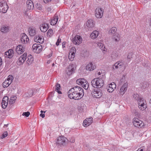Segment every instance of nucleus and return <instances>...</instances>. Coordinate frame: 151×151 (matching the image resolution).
Masks as SVG:
<instances>
[{"label":"nucleus","instance_id":"obj_1","mask_svg":"<svg viewBox=\"0 0 151 151\" xmlns=\"http://www.w3.org/2000/svg\"><path fill=\"white\" fill-rule=\"evenodd\" d=\"M68 97L70 99L77 100L83 96V90L81 87L76 86L70 89L68 91Z\"/></svg>","mask_w":151,"mask_h":151},{"label":"nucleus","instance_id":"obj_2","mask_svg":"<svg viewBox=\"0 0 151 151\" xmlns=\"http://www.w3.org/2000/svg\"><path fill=\"white\" fill-rule=\"evenodd\" d=\"M105 78V75L102 74V76H100L97 78L93 79L91 81L92 86L95 88H101L104 85V80Z\"/></svg>","mask_w":151,"mask_h":151},{"label":"nucleus","instance_id":"obj_3","mask_svg":"<svg viewBox=\"0 0 151 151\" xmlns=\"http://www.w3.org/2000/svg\"><path fill=\"white\" fill-rule=\"evenodd\" d=\"M76 83L78 85H81L86 90L88 88L89 84L88 82L84 78L78 79L76 81Z\"/></svg>","mask_w":151,"mask_h":151},{"label":"nucleus","instance_id":"obj_4","mask_svg":"<svg viewBox=\"0 0 151 151\" xmlns=\"http://www.w3.org/2000/svg\"><path fill=\"white\" fill-rule=\"evenodd\" d=\"M8 9L7 4L5 1H2L0 2V12L2 13L6 12Z\"/></svg>","mask_w":151,"mask_h":151},{"label":"nucleus","instance_id":"obj_5","mask_svg":"<svg viewBox=\"0 0 151 151\" xmlns=\"http://www.w3.org/2000/svg\"><path fill=\"white\" fill-rule=\"evenodd\" d=\"M32 49L34 52L37 53H39L42 50V47L40 44L35 43L33 45Z\"/></svg>","mask_w":151,"mask_h":151},{"label":"nucleus","instance_id":"obj_6","mask_svg":"<svg viewBox=\"0 0 151 151\" xmlns=\"http://www.w3.org/2000/svg\"><path fill=\"white\" fill-rule=\"evenodd\" d=\"M75 69L76 68L73 64H70L66 68L65 72L67 75L70 76L74 72Z\"/></svg>","mask_w":151,"mask_h":151},{"label":"nucleus","instance_id":"obj_7","mask_svg":"<svg viewBox=\"0 0 151 151\" xmlns=\"http://www.w3.org/2000/svg\"><path fill=\"white\" fill-rule=\"evenodd\" d=\"M67 140V139L65 137L61 136L58 138L56 143L60 145H65Z\"/></svg>","mask_w":151,"mask_h":151},{"label":"nucleus","instance_id":"obj_8","mask_svg":"<svg viewBox=\"0 0 151 151\" xmlns=\"http://www.w3.org/2000/svg\"><path fill=\"white\" fill-rule=\"evenodd\" d=\"M133 124L134 126L138 128H141L144 125V123L138 119L134 118L133 119Z\"/></svg>","mask_w":151,"mask_h":151},{"label":"nucleus","instance_id":"obj_9","mask_svg":"<svg viewBox=\"0 0 151 151\" xmlns=\"http://www.w3.org/2000/svg\"><path fill=\"white\" fill-rule=\"evenodd\" d=\"M13 76L9 75L6 80H5L2 83V86L4 88L7 87L12 82Z\"/></svg>","mask_w":151,"mask_h":151},{"label":"nucleus","instance_id":"obj_10","mask_svg":"<svg viewBox=\"0 0 151 151\" xmlns=\"http://www.w3.org/2000/svg\"><path fill=\"white\" fill-rule=\"evenodd\" d=\"M76 52V50L75 47H72L69 53L68 58L70 61H73L74 60L75 56V54Z\"/></svg>","mask_w":151,"mask_h":151},{"label":"nucleus","instance_id":"obj_11","mask_svg":"<svg viewBox=\"0 0 151 151\" xmlns=\"http://www.w3.org/2000/svg\"><path fill=\"white\" fill-rule=\"evenodd\" d=\"M91 94L93 97L96 98H100L102 95V93L99 89L94 90L93 91L91 92Z\"/></svg>","mask_w":151,"mask_h":151},{"label":"nucleus","instance_id":"obj_12","mask_svg":"<svg viewBox=\"0 0 151 151\" xmlns=\"http://www.w3.org/2000/svg\"><path fill=\"white\" fill-rule=\"evenodd\" d=\"M116 28L114 27L111 28L109 31L108 34L109 35H113V36L119 38L120 37L119 35L116 32ZM114 38H116L114 37Z\"/></svg>","mask_w":151,"mask_h":151},{"label":"nucleus","instance_id":"obj_13","mask_svg":"<svg viewBox=\"0 0 151 151\" xmlns=\"http://www.w3.org/2000/svg\"><path fill=\"white\" fill-rule=\"evenodd\" d=\"M138 103L139 108L142 111L144 110L147 107L145 101L143 99H141Z\"/></svg>","mask_w":151,"mask_h":151},{"label":"nucleus","instance_id":"obj_14","mask_svg":"<svg viewBox=\"0 0 151 151\" xmlns=\"http://www.w3.org/2000/svg\"><path fill=\"white\" fill-rule=\"evenodd\" d=\"M27 56L26 53H24L22 55H21L17 61V64L19 65L23 64L26 59Z\"/></svg>","mask_w":151,"mask_h":151},{"label":"nucleus","instance_id":"obj_15","mask_svg":"<svg viewBox=\"0 0 151 151\" xmlns=\"http://www.w3.org/2000/svg\"><path fill=\"white\" fill-rule=\"evenodd\" d=\"M95 15L97 18H101L102 17L103 14V10L101 9L97 8L95 10Z\"/></svg>","mask_w":151,"mask_h":151},{"label":"nucleus","instance_id":"obj_16","mask_svg":"<svg viewBox=\"0 0 151 151\" xmlns=\"http://www.w3.org/2000/svg\"><path fill=\"white\" fill-rule=\"evenodd\" d=\"M94 21L92 19H89L87 22L86 26L88 27V30H89L94 27Z\"/></svg>","mask_w":151,"mask_h":151},{"label":"nucleus","instance_id":"obj_17","mask_svg":"<svg viewBox=\"0 0 151 151\" xmlns=\"http://www.w3.org/2000/svg\"><path fill=\"white\" fill-rule=\"evenodd\" d=\"M96 68V66L94 63L92 62L89 63L86 67V70L91 71L94 70Z\"/></svg>","mask_w":151,"mask_h":151},{"label":"nucleus","instance_id":"obj_18","mask_svg":"<svg viewBox=\"0 0 151 151\" xmlns=\"http://www.w3.org/2000/svg\"><path fill=\"white\" fill-rule=\"evenodd\" d=\"M25 48L21 45L17 46L16 49V52L19 54L22 53L25 51Z\"/></svg>","mask_w":151,"mask_h":151},{"label":"nucleus","instance_id":"obj_19","mask_svg":"<svg viewBox=\"0 0 151 151\" xmlns=\"http://www.w3.org/2000/svg\"><path fill=\"white\" fill-rule=\"evenodd\" d=\"M116 87V85L114 83H112L108 85L107 86V90L109 92H112Z\"/></svg>","mask_w":151,"mask_h":151},{"label":"nucleus","instance_id":"obj_20","mask_svg":"<svg viewBox=\"0 0 151 151\" xmlns=\"http://www.w3.org/2000/svg\"><path fill=\"white\" fill-rule=\"evenodd\" d=\"M8 97L7 96L3 98L1 103L2 107L3 108L5 109L6 108L8 104Z\"/></svg>","mask_w":151,"mask_h":151},{"label":"nucleus","instance_id":"obj_21","mask_svg":"<svg viewBox=\"0 0 151 151\" xmlns=\"http://www.w3.org/2000/svg\"><path fill=\"white\" fill-rule=\"evenodd\" d=\"M127 83H125L121 87L119 91V93L121 95H123L124 93L127 89Z\"/></svg>","mask_w":151,"mask_h":151},{"label":"nucleus","instance_id":"obj_22","mask_svg":"<svg viewBox=\"0 0 151 151\" xmlns=\"http://www.w3.org/2000/svg\"><path fill=\"white\" fill-rule=\"evenodd\" d=\"M29 34L31 37H33L36 35L35 28L33 27H29L28 29Z\"/></svg>","mask_w":151,"mask_h":151},{"label":"nucleus","instance_id":"obj_23","mask_svg":"<svg viewBox=\"0 0 151 151\" xmlns=\"http://www.w3.org/2000/svg\"><path fill=\"white\" fill-rule=\"evenodd\" d=\"M48 27V24L44 23L42 24L40 28L42 32H44L47 30Z\"/></svg>","mask_w":151,"mask_h":151},{"label":"nucleus","instance_id":"obj_24","mask_svg":"<svg viewBox=\"0 0 151 151\" xmlns=\"http://www.w3.org/2000/svg\"><path fill=\"white\" fill-rule=\"evenodd\" d=\"M13 55V51L12 50L10 49L5 52L6 57L7 58H12Z\"/></svg>","mask_w":151,"mask_h":151},{"label":"nucleus","instance_id":"obj_25","mask_svg":"<svg viewBox=\"0 0 151 151\" xmlns=\"http://www.w3.org/2000/svg\"><path fill=\"white\" fill-rule=\"evenodd\" d=\"M124 62L122 61H119L115 63L114 65L113 66V68L114 69V67L115 68L118 69V68H121L124 65Z\"/></svg>","mask_w":151,"mask_h":151},{"label":"nucleus","instance_id":"obj_26","mask_svg":"<svg viewBox=\"0 0 151 151\" xmlns=\"http://www.w3.org/2000/svg\"><path fill=\"white\" fill-rule=\"evenodd\" d=\"M58 19V16L55 14L54 17L52 18V19H51V21L50 22V24L51 25H55L57 23Z\"/></svg>","mask_w":151,"mask_h":151},{"label":"nucleus","instance_id":"obj_27","mask_svg":"<svg viewBox=\"0 0 151 151\" xmlns=\"http://www.w3.org/2000/svg\"><path fill=\"white\" fill-rule=\"evenodd\" d=\"M72 41L74 44L78 45L82 42V38H72Z\"/></svg>","mask_w":151,"mask_h":151},{"label":"nucleus","instance_id":"obj_28","mask_svg":"<svg viewBox=\"0 0 151 151\" xmlns=\"http://www.w3.org/2000/svg\"><path fill=\"white\" fill-rule=\"evenodd\" d=\"M27 7L28 9H32L34 7L33 2L31 0H28L27 1Z\"/></svg>","mask_w":151,"mask_h":151},{"label":"nucleus","instance_id":"obj_29","mask_svg":"<svg viewBox=\"0 0 151 151\" xmlns=\"http://www.w3.org/2000/svg\"><path fill=\"white\" fill-rule=\"evenodd\" d=\"M33 57L32 55H30L28 56L26 62L29 65L31 64L33 62Z\"/></svg>","mask_w":151,"mask_h":151},{"label":"nucleus","instance_id":"obj_30","mask_svg":"<svg viewBox=\"0 0 151 151\" xmlns=\"http://www.w3.org/2000/svg\"><path fill=\"white\" fill-rule=\"evenodd\" d=\"M99 34V32L96 30L93 31L90 34V37H91L97 38Z\"/></svg>","mask_w":151,"mask_h":151},{"label":"nucleus","instance_id":"obj_31","mask_svg":"<svg viewBox=\"0 0 151 151\" xmlns=\"http://www.w3.org/2000/svg\"><path fill=\"white\" fill-rule=\"evenodd\" d=\"M9 30V27L3 26L2 27L1 29V32L4 33L8 32Z\"/></svg>","mask_w":151,"mask_h":151},{"label":"nucleus","instance_id":"obj_32","mask_svg":"<svg viewBox=\"0 0 151 151\" xmlns=\"http://www.w3.org/2000/svg\"><path fill=\"white\" fill-rule=\"evenodd\" d=\"M133 98L135 100L137 101L138 102L139 101L142 99H141L139 96V95L137 94H134L133 95Z\"/></svg>","mask_w":151,"mask_h":151},{"label":"nucleus","instance_id":"obj_33","mask_svg":"<svg viewBox=\"0 0 151 151\" xmlns=\"http://www.w3.org/2000/svg\"><path fill=\"white\" fill-rule=\"evenodd\" d=\"M61 88L60 84L57 83L55 86V91L61 94V92L60 91Z\"/></svg>","mask_w":151,"mask_h":151},{"label":"nucleus","instance_id":"obj_34","mask_svg":"<svg viewBox=\"0 0 151 151\" xmlns=\"http://www.w3.org/2000/svg\"><path fill=\"white\" fill-rule=\"evenodd\" d=\"M97 46L101 49V50L103 51H105V47L103 43L101 42H97Z\"/></svg>","mask_w":151,"mask_h":151},{"label":"nucleus","instance_id":"obj_35","mask_svg":"<svg viewBox=\"0 0 151 151\" xmlns=\"http://www.w3.org/2000/svg\"><path fill=\"white\" fill-rule=\"evenodd\" d=\"M17 97L15 96H13L9 99V104H12L15 102V101L16 100Z\"/></svg>","mask_w":151,"mask_h":151},{"label":"nucleus","instance_id":"obj_36","mask_svg":"<svg viewBox=\"0 0 151 151\" xmlns=\"http://www.w3.org/2000/svg\"><path fill=\"white\" fill-rule=\"evenodd\" d=\"M85 120H87V122H88V124H86V127H87L88 126L90 125L92 122H93V118L91 117L86 119Z\"/></svg>","mask_w":151,"mask_h":151},{"label":"nucleus","instance_id":"obj_37","mask_svg":"<svg viewBox=\"0 0 151 151\" xmlns=\"http://www.w3.org/2000/svg\"><path fill=\"white\" fill-rule=\"evenodd\" d=\"M21 42L23 44L28 43L29 42V38H21Z\"/></svg>","mask_w":151,"mask_h":151},{"label":"nucleus","instance_id":"obj_38","mask_svg":"<svg viewBox=\"0 0 151 151\" xmlns=\"http://www.w3.org/2000/svg\"><path fill=\"white\" fill-rule=\"evenodd\" d=\"M35 41L39 42L40 43L42 44L44 42V38H35Z\"/></svg>","mask_w":151,"mask_h":151},{"label":"nucleus","instance_id":"obj_39","mask_svg":"<svg viewBox=\"0 0 151 151\" xmlns=\"http://www.w3.org/2000/svg\"><path fill=\"white\" fill-rule=\"evenodd\" d=\"M53 30L52 29H49L47 33V36L50 37L52 33Z\"/></svg>","mask_w":151,"mask_h":151},{"label":"nucleus","instance_id":"obj_40","mask_svg":"<svg viewBox=\"0 0 151 151\" xmlns=\"http://www.w3.org/2000/svg\"><path fill=\"white\" fill-rule=\"evenodd\" d=\"M33 93V91L32 89L29 90L27 93L28 95L29 96H32Z\"/></svg>","mask_w":151,"mask_h":151},{"label":"nucleus","instance_id":"obj_41","mask_svg":"<svg viewBox=\"0 0 151 151\" xmlns=\"http://www.w3.org/2000/svg\"><path fill=\"white\" fill-rule=\"evenodd\" d=\"M36 8L39 10L42 9V5L40 4L37 3L35 5Z\"/></svg>","mask_w":151,"mask_h":151},{"label":"nucleus","instance_id":"obj_42","mask_svg":"<svg viewBox=\"0 0 151 151\" xmlns=\"http://www.w3.org/2000/svg\"><path fill=\"white\" fill-rule=\"evenodd\" d=\"M8 135V133L6 131L4 132L3 134H2L1 138H3L6 137Z\"/></svg>","mask_w":151,"mask_h":151},{"label":"nucleus","instance_id":"obj_43","mask_svg":"<svg viewBox=\"0 0 151 151\" xmlns=\"http://www.w3.org/2000/svg\"><path fill=\"white\" fill-rule=\"evenodd\" d=\"M30 115V112L29 111L23 112L22 114L23 116H25L26 117H28Z\"/></svg>","mask_w":151,"mask_h":151},{"label":"nucleus","instance_id":"obj_44","mask_svg":"<svg viewBox=\"0 0 151 151\" xmlns=\"http://www.w3.org/2000/svg\"><path fill=\"white\" fill-rule=\"evenodd\" d=\"M21 38H28L27 35L25 33H22L20 35Z\"/></svg>","mask_w":151,"mask_h":151},{"label":"nucleus","instance_id":"obj_45","mask_svg":"<svg viewBox=\"0 0 151 151\" xmlns=\"http://www.w3.org/2000/svg\"><path fill=\"white\" fill-rule=\"evenodd\" d=\"M88 122H87V120H84L83 123V125L84 127H86V124H88Z\"/></svg>","mask_w":151,"mask_h":151},{"label":"nucleus","instance_id":"obj_46","mask_svg":"<svg viewBox=\"0 0 151 151\" xmlns=\"http://www.w3.org/2000/svg\"><path fill=\"white\" fill-rule=\"evenodd\" d=\"M61 39L60 38H58L57 40V42L56 43V45L57 46H58L59 45V43L60 42H61Z\"/></svg>","mask_w":151,"mask_h":151},{"label":"nucleus","instance_id":"obj_47","mask_svg":"<svg viewBox=\"0 0 151 151\" xmlns=\"http://www.w3.org/2000/svg\"><path fill=\"white\" fill-rule=\"evenodd\" d=\"M132 53L129 54V55H128L127 58V59L130 60L131 58H132Z\"/></svg>","mask_w":151,"mask_h":151},{"label":"nucleus","instance_id":"obj_48","mask_svg":"<svg viewBox=\"0 0 151 151\" xmlns=\"http://www.w3.org/2000/svg\"><path fill=\"white\" fill-rule=\"evenodd\" d=\"M75 141V139L74 138H71L70 139V141L71 143H73Z\"/></svg>","mask_w":151,"mask_h":151},{"label":"nucleus","instance_id":"obj_49","mask_svg":"<svg viewBox=\"0 0 151 151\" xmlns=\"http://www.w3.org/2000/svg\"><path fill=\"white\" fill-rule=\"evenodd\" d=\"M102 74H104L103 73H101L100 72H98V73H97L96 75H98V76H99L98 77H99V76H102Z\"/></svg>","mask_w":151,"mask_h":151},{"label":"nucleus","instance_id":"obj_50","mask_svg":"<svg viewBox=\"0 0 151 151\" xmlns=\"http://www.w3.org/2000/svg\"><path fill=\"white\" fill-rule=\"evenodd\" d=\"M43 0L44 2L45 3H47L48 2H49L51 1L52 0Z\"/></svg>","mask_w":151,"mask_h":151},{"label":"nucleus","instance_id":"obj_51","mask_svg":"<svg viewBox=\"0 0 151 151\" xmlns=\"http://www.w3.org/2000/svg\"><path fill=\"white\" fill-rule=\"evenodd\" d=\"M40 116L42 117V118H43L45 116V114H41L40 115Z\"/></svg>","mask_w":151,"mask_h":151},{"label":"nucleus","instance_id":"obj_52","mask_svg":"<svg viewBox=\"0 0 151 151\" xmlns=\"http://www.w3.org/2000/svg\"><path fill=\"white\" fill-rule=\"evenodd\" d=\"M2 63V61L1 58L0 57V66L1 65Z\"/></svg>","mask_w":151,"mask_h":151},{"label":"nucleus","instance_id":"obj_53","mask_svg":"<svg viewBox=\"0 0 151 151\" xmlns=\"http://www.w3.org/2000/svg\"><path fill=\"white\" fill-rule=\"evenodd\" d=\"M137 151H143V149H141V148H139Z\"/></svg>","mask_w":151,"mask_h":151},{"label":"nucleus","instance_id":"obj_54","mask_svg":"<svg viewBox=\"0 0 151 151\" xmlns=\"http://www.w3.org/2000/svg\"><path fill=\"white\" fill-rule=\"evenodd\" d=\"M73 38H81V37L80 36L77 35H76V36H75Z\"/></svg>","mask_w":151,"mask_h":151},{"label":"nucleus","instance_id":"obj_55","mask_svg":"<svg viewBox=\"0 0 151 151\" xmlns=\"http://www.w3.org/2000/svg\"><path fill=\"white\" fill-rule=\"evenodd\" d=\"M41 38L38 35H38H37L35 37H36V38Z\"/></svg>","mask_w":151,"mask_h":151},{"label":"nucleus","instance_id":"obj_56","mask_svg":"<svg viewBox=\"0 0 151 151\" xmlns=\"http://www.w3.org/2000/svg\"><path fill=\"white\" fill-rule=\"evenodd\" d=\"M45 111H44L42 110L41 111H40V112L41 113V114H42V113H43V112L45 113Z\"/></svg>","mask_w":151,"mask_h":151},{"label":"nucleus","instance_id":"obj_57","mask_svg":"<svg viewBox=\"0 0 151 151\" xmlns=\"http://www.w3.org/2000/svg\"><path fill=\"white\" fill-rule=\"evenodd\" d=\"M115 39V41L116 42L118 40H117V38H114Z\"/></svg>","mask_w":151,"mask_h":151},{"label":"nucleus","instance_id":"obj_58","mask_svg":"<svg viewBox=\"0 0 151 151\" xmlns=\"http://www.w3.org/2000/svg\"><path fill=\"white\" fill-rule=\"evenodd\" d=\"M8 124H5L4 125V127H5V126L7 127Z\"/></svg>","mask_w":151,"mask_h":151},{"label":"nucleus","instance_id":"obj_59","mask_svg":"<svg viewBox=\"0 0 151 151\" xmlns=\"http://www.w3.org/2000/svg\"><path fill=\"white\" fill-rule=\"evenodd\" d=\"M150 25L151 27V20L150 22Z\"/></svg>","mask_w":151,"mask_h":151},{"label":"nucleus","instance_id":"obj_60","mask_svg":"<svg viewBox=\"0 0 151 151\" xmlns=\"http://www.w3.org/2000/svg\"><path fill=\"white\" fill-rule=\"evenodd\" d=\"M52 65L53 66L54 65V63H53L52 64Z\"/></svg>","mask_w":151,"mask_h":151}]
</instances>
